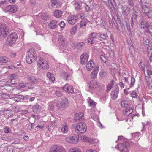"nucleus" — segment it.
I'll return each instance as SVG.
<instances>
[{"label":"nucleus","instance_id":"cd10ccee","mask_svg":"<svg viewBox=\"0 0 152 152\" xmlns=\"http://www.w3.org/2000/svg\"><path fill=\"white\" fill-rule=\"evenodd\" d=\"M114 81L113 80H112L109 84L107 86V92H109L111 90L114 85Z\"/></svg>","mask_w":152,"mask_h":152},{"label":"nucleus","instance_id":"aec40b11","mask_svg":"<svg viewBox=\"0 0 152 152\" xmlns=\"http://www.w3.org/2000/svg\"><path fill=\"white\" fill-rule=\"evenodd\" d=\"M58 25V23L56 20H52L50 22L48 26L52 29H54L57 27Z\"/></svg>","mask_w":152,"mask_h":152},{"label":"nucleus","instance_id":"3c124183","mask_svg":"<svg viewBox=\"0 0 152 152\" xmlns=\"http://www.w3.org/2000/svg\"><path fill=\"white\" fill-rule=\"evenodd\" d=\"M33 124L31 123L28 124L27 126V129L30 130H31L33 129Z\"/></svg>","mask_w":152,"mask_h":152},{"label":"nucleus","instance_id":"58836bf2","mask_svg":"<svg viewBox=\"0 0 152 152\" xmlns=\"http://www.w3.org/2000/svg\"><path fill=\"white\" fill-rule=\"evenodd\" d=\"M62 76L64 77L65 80H66L69 78L70 75L64 72L62 75Z\"/></svg>","mask_w":152,"mask_h":152},{"label":"nucleus","instance_id":"a878e982","mask_svg":"<svg viewBox=\"0 0 152 152\" xmlns=\"http://www.w3.org/2000/svg\"><path fill=\"white\" fill-rule=\"evenodd\" d=\"M145 31L147 33H149L152 36V22L147 26L146 29L145 30Z\"/></svg>","mask_w":152,"mask_h":152},{"label":"nucleus","instance_id":"49530a36","mask_svg":"<svg viewBox=\"0 0 152 152\" xmlns=\"http://www.w3.org/2000/svg\"><path fill=\"white\" fill-rule=\"evenodd\" d=\"M14 147L11 146H9L7 148V152H13Z\"/></svg>","mask_w":152,"mask_h":152},{"label":"nucleus","instance_id":"72a5a7b5","mask_svg":"<svg viewBox=\"0 0 152 152\" xmlns=\"http://www.w3.org/2000/svg\"><path fill=\"white\" fill-rule=\"evenodd\" d=\"M87 101L90 106L95 107L96 106L95 102L92 100L89 97L87 99Z\"/></svg>","mask_w":152,"mask_h":152},{"label":"nucleus","instance_id":"09e8293b","mask_svg":"<svg viewBox=\"0 0 152 152\" xmlns=\"http://www.w3.org/2000/svg\"><path fill=\"white\" fill-rule=\"evenodd\" d=\"M109 54L110 57L111 58H113L114 56V51L112 50H110L109 51Z\"/></svg>","mask_w":152,"mask_h":152},{"label":"nucleus","instance_id":"e2e57ef3","mask_svg":"<svg viewBox=\"0 0 152 152\" xmlns=\"http://www.w3.org/2000/svg\"><path fill=\"white\" fill-rule=\"evenodd\" d=\"M88 42L91 45L93 43V41L94 39H92V38H91L90 37H89L88 39Z\"/></svg>","mask_w":152,"mask_h":152},{"label":"nucleus","instance_id":"ddd939ff","mask_svg":"<svg viewBox=\"0 0 152 152\" xmlns=\"http://www.w3.org/2000/svg\"><path fill=\"white\" fill-rule=\"evenodd\" d=\"M124 79L126 83L129 85L128 86H126V88L127 90H129L134 85L135 82V78L133 77H132L131 78V82L130 84H129V83L128 78L125 77Z\"/></svg>","mask_w":152,"mask_h":152},{"label":"nucleus","instance_id":"9b49d317","mask_svg":"<svg viewBox=\"0 0 152 152\" xmlns=\"http://www.w3.org/2000/svg\"><path fill=\"white\" fill-rule=\"evenodd\" d=\"M89 57V55L88 54H83L80 57V62L81 64L84 65L86 64L88 61V59Z\"/></svg>","mask_w":152,"mask_h":152},{"label":"nucleus","instance_id":"603ef678","mask_svg":"<svg viewBox=\"0 0 152 152\" xmlns=\"http://www.w3.org/2000/svg\"><path fill=\"white\" fill-rule=\"evenodd\" d=\"M96 36L97 35L96 33H95L94 32H93L89 34V37L92 39H94L96 37Z\"/></svg>","mask_w":152,"mask_h":152},{"label":"nucleus","instance_id":"1a4fd4ad","mask_svg":"<svg viewBox=\"0 0 152 152\" xmlns=\"http://www.w3.org/2000/svg\"><path fill=\"white\" fill-rule=\"evenodd\" d=\"M62 89L67 93H72L74 92V88L72 86L66 84L62 88Z\"/></svg>","mask_w":152,"mask_h":152},{"label":"nucleus","instance_id":"4468645a","mask_svg":"<svg viewBox=\"0 0 152 152\" xmlns=\"http://www.w3.org/2000/svg\"><path fill=\"white\" fill-rule=\"evenodd\" d=\"M8 77L9 79L6 83L7 84L9 83L13 85L15 83V80L17 78V76L15 74H12L10 75Z\"/></svg>","mask_w":152,"mask_h":152},{"label":"nucleus","instance_id":"20e7f679","mask_svg":"<svg viewBox=\"0 0 152 152\" xmlns=\"http://www.w3.org/2000/svg\"><path fill=\"white\" fill-rule=\"evenodd\" d=\"M18 38L16 33H11L9 36L7 37V42L9 45H11L12 44H14Z\"/></svg>","mask_w":152,"mask_h":152},{"label":"nucleus","instance_id":"f257e3e1","mask_svg":"<svg viewBox=\"0 0 152 152\" xmlns=\"http://www.w3.org/2000/svg\"><path fill=\"white\" fill-rule=\"evenodd\" d=\"M26 60L28 64H31L36 60V53L34 49L28 50L26 54Z\"/></svg>","mask_w":152,"mask_h":152},{"label":"nucleus","instance_id":"5701e85b","mask_svg":"<svg viewBox=\"0 0 152 152\" xmlns=\"http://www.w3.org/2000/svg\"><path fill=\"white\" fill-rule=\"evenodd\" d=\"M32 109L34 113L39 112L41 110V107L39 104H36L33 107Z\"/></svg>","mask_w":152,"mask_h":152},{"label":"nucleus","instance_id":"bb28decb","mask_svg":"<svg viewBox=\"0 0 152 152\" xmlns=\"http://www.w3.org/2000/svg\"><path fill=\"white\" fill-rule=\"evenodd\" d=\"M121 106L125 108H127L129 107V102L126 100H122L121 102Z\"/></svg>","mask_w":152,"mask_h":152},{"label":"nucleus","instance_id":"0eeeda50","mask_svg":"<svg viewBox=\"0 0 152 152\" xmlns=\"http://www.w3.org/2000/svg\"><path fill=\"white\" fill-rule=\"evenodd\" d=\"M9 28L5 24L0 25V33L4 37H6L8 34Z\"/></svg>","mask_w":152,"mask_h":152},{"label":"nucleus","instance_id":"6e6552de","mask_svg":"<svg viewBox=\"0 0 152 152\" xmlns=\"http://www.w3.org/2000/svg\"><path fill=\"white\" fill-rule=\"evenodd\" d=\"M78 18L76 15H72L68 17L67 21L69 24L73 25L77 22Z\"/></svg>","mask_w":152,"mask_h":152},{"label":"nucleus","instance_id":"473e14b6","mask_svg":"<svg viewBox=\"0 0 152 152\" xmlns=\"http://www.w3.org/2000/svg\"><path fill=\"white\" fill-rule=\"evenodd\" d=\"M77 30V26L76 25L74 26L70 30V33L73 35L76 33Z\"/></svg>","mask_w":152,"mask_h":152},{"label":"nucleus","instance_id":"5fc2aeb1","mask_svg":"<svg viewBox=\"0 0 152 152\" xmlns=\"http://www.w3.org/2000/svg\"><path fill=\"white\" fill-rule=\"evenodd\" d=\"M55 94L58 97H60L62 96V93L59 91H55Z\"/></svg>","mask_w":152,"mask_h":152},{"label":"nucleus","instance_id":"8fccbe9b","mask_svg":"<svg viewBox=\"0 0 152 152\" xmlns=\"http://www.w3.org/2000/svg\"><path fill=\"white\" fill-rule=\"evenodd\" d=\"M58 25H59L60 27L61 28H64L65 26V23L63 21L60 22L59 23H58Z\"/></svg>","mask_w":152,"mask_h":152},{"label":"nucleus","instance_id":"774afa93","mask_svg":"<svg viewBox=\"0 0 152 152\" xmlns=\"http://www.w3.org/2000/svg\"><path fill=\"white\" fill-rule=\"evenodd\" d=\"M123 115H122L121 117L120 116H117V119L119 121L123 120L124 119V117L123 118Z\"/></svg>","mask_w":152,"mask_h":152},{"label":"nucleus","instance_id":"9d476101","mask_svg":"<svg viewBox=\"0 0 152 152\" xmlns=\"http://www.w3.org/2000/svg\"><path fill=\"white\" fill-rule=\"evenodd\" d=\"M17 7L14 5H9L7 7L4 9V11L5 12H11L14 13L17 11Z\"/></svg>","mask_w":152,"mask_h":152},{"label":"nucleus","instance_id":"412c9836","mask_svg":"<svg viewBox=\"0 0 152 152\" xmlns=\"http://www.w3.org/2000/svg\"><path fill=\"white\" fill-rule=\"evenodd\" d=\"M94 65V64L93 61H90L87 64L86 67L88 71L91 70Z\"/></svg>","mask_w":152,"mask_h":152},{"label":"nucleus","instance_id":"393cba45","mask_svg":"<svg viewBox=\"0 0 152 152\" xmlns=\"http://www.w3.org/2000/svg\"><path fill=\"white\" fill-rule=\"evenodd\" d=\"M148 25L149 24L146 21H142L140 23L139 26L142 29H146L147 26H148Z\"/></svg>","mask_w":152,"mask_h":152},{"label":"nucleus","instance_id":"052dcab7","mask_svg":"<svg viewBox=\"0 0 152 152\" xmlns=\"http://www.w3.org/2000/svg\"><path fill=\"white\" fill-rule=\"evenodd\" d=\"M131 96L133 98H136L137 96V95L136 92L135 91H133L131 93Z\"/></svg>","mask_w":152,"mask_h":152},{"label":"nucleus","instance_id":"4be33fe9","mask_svg":"<svg viewBox=\"0 0 152 152\" xmlns=\"http://www.w3.org/2000/svg\"><path fill=\"white\" fill-rule=\"evenodd\" d=\"M63 12L60 10H56L54 11V16L56 18H60L62 16Z\"/></svg>","mask_w":152,"mask_h":152},{"label":"nucleus","instance_id":"13d9d810","mask_svg":"<svg viewBox=\"0 0 152 152\" xmlns=\"http://www.w3.org/2000/svg\"><path fill=\"white\" fill-rule=\"evenodd\" d=\"M143 42L145 45H147L149 44L150 42L149 40L145 38L143 39Z\"/></svg>","mask_w":152,"mask_h":152},{"label":"nucleus","instance_id":"680f3d73","mask_svg":"<svg viewBox=\"0 0 152 152\" xmlns=\"http://www.w3.org/2000/svg\"><path fill=\"white\" fill-rule=\"evenodd\" d=\"M124 139V137L122 136H119L118 137V140L116 141V142L118 141V142H120L122 141V140H123Z\"/></svg>","mask_w":152,"mask_h":152},{"label":"nucleus","instance_id":"4d7b16f0","mask_svg":"<svg viewBox=\"0 0 152 152\" xmlns=\"http://www.w3.org/2000/svg\"><path fill=\"white\" fill-rule=\"evenodd\" d=\"M4 130L5 133H8L10 132V129L8 127H6L4 128Z\"/></svg>","mask_w":152,"mask_h":152},{"label":"nucleus","instance_id":"4c0bfd02","mask_svg":"<svg viewBox=\"0 0 152 152\" xmlns=\"http://www.w3.org/2000/svg\"><path fill=\"white\" fill-rule=\"evenodd\" d=\"M126 108V112L127 115H129L132 113L133 109L132 107H130L128 108L127 107Z\"/></svg>","mask_w":152,"mask_h":152},{"label":"nucleus","instance_id":"f704fd0d","mask_svg":"<svg viewBox=\"0 0 152 152\" xmlns=\"http://www.w3.org/2000/svg\"><path fill=\"white\" fill-rule=\"evenodd\" d=\"M87 24L86 22L85 21H82L80 23V28L81 29H83L85 28Z\"/></svg>","mask_w":152,"mask_h":152},{"label":"nucleus","instance_id":"e433bc0d","mask_svg":"<svg viewBox=\"0 0 152 152\" xmlns=\"http://www.w3.org/2000/svg\"><path fill=\"white\" fill-rule=\"evenodd\" d=\"M69 152H81L80 149L77 148H70L69 150Z\"/></svg>","mask_w":152,"mask_h":152},{"label":"nucleus","instance_id":"7ed1b4c3","mask_svg":"<svg viewBox=\"0 0 152 152\" xmlns=\"http://www.w3.org/2000/svg\"><path fill=\"white\" fill-rule=\"evenodd\" d=\"M86 125L83 123H79L77 124L75 129L76 132L78 133H84L86 130Z\"/></svg>","mask_w":152,"mask_h":152},{"label":"nucleus","instance_id":"423d86ee","mask_svg":"<svg viewBox=\"0 0 152 152\" xmlns=\"http://www.w3.org/2000/svg\"><path fill=\"white\" fill-rule=\"evenodd\" d=\"M37 64L39 66L42 67L44 69H47L49 68L48 61L42 58H40L37 61Z\"/></svg>","mask_w":152,"mask_h":152},{"label":"nucleus","instance_id":"f8f14e48","mask_svg":"<svg viewBox=\"0 0 152 152\" xmlns=\"http://www.w3.org/2000/svg\"><path fill=\"white\" fill-rule=\"evenodd\" d=\"M63 148L57 145H55L51 147L50 152H63Z\"/></svg>","mask_w":152,"mask_h":152},{"label":"nucleus","instance_id":"de8ad7c7","mask_svg":"<svg viewBox=\"0 0 152 152\" xmlns=\"http://www.w3.org/2000/svg\"><path fill=\"white\" fill-rule=\"evenodd\" d=\"M74 4L76 6L75 7L76 10H80V4L77 2H75L74 3Z\"/></svg>","mask_w":152,"mask_h":152},{"label":"nucleus","instance_id":"2f4dec72","mask_svg":"<svg viewBox=\"0 0 152 152\" xmlns=\"http://www.w3.org/2000/svg\"><path fill=\"white\" fill-rule=\"evenodd\" d=\"M47 77L48 78L49 80L51 82H53L55 79V77L50 72H48L47 74Z\"/></svg>","mask_w":152,"mask_h":152},{"label":"nucleus","instance_id":"b1692460","mask_svg":"<svg viewBox=\"0 0 152 152\" xmlns=\"http://www.w3.org/2000/svg\"><path fill=\"white\" fill-rule=\"evenodd\" d=\"M66 141L71 143H75L77 142L75 137H67L66 138Z\"/></svg>","mask_w":152,"mask_h":152},{"label":"nucleus","instance_id":"2eb2a0df","mask_svg":"<svg viewBox=\"0 0 152 152\" xmlns=\"http://www.w3.org/2000/svg\"><path fill=\"white\" fill-rule=\"evenodd\" d=\"M88 84V87L91 89L96 88L98 86L96 81L94 80L91 81Z\"/></svg>","mask_w":152,"mask_h":152},{"label":"nucleus","instance_id":"338daca9","mask_svg":"<svg viewBox=\"0 0 152 152\" xmlns=\"http://www.w3.org/2000/svg\"><path fill=\"white\" fill-rule=\"evenodd\" d=\"M26 99H28L29 101L31 102L34 101L35 99V97H26Z\"/></svg>","mask_w":152,"mask_h":152},{"label":"nucleus","instance_id":"864d4df0","mask_svg":"<svg viewBox=\"0 0 152 152\" xmlns=\"http://www.w3.org/2000/svg\"><path fill=\"white\" fill-rule=\"evenodd\" d=\"M107 37V35L106 34H99V37L103 39H105Z\"/></svg>","mask_w":152,"mask_h":152},{"label":"nucleus","instance_id":"6e6d98bb","mask_svg":"<svg viewBox=\"0 0 152 152\" xmlns=\"http://www.w3.org/2000/svg\"><path fill=\"white\" fill-rule=\"evenodd\" d=\"M56 121H52L50 124L49 126L51 127H53L55 126L56 124Z\"/></svg>","mask_w":152,"mask_h":152},{"label":"nucleus","instance_id":"0e129e2a","mask_svg":"<svg viewBox=\"0 0 152 152\" xmlns=\"http://www.w3.org/2000/svg\"><path fill=\"white\" fill-rule=\"evenodd\" d=\"M16 98L20 99H26V97L23 95H18Z\"/></svg>","mask_w":152,"mask_h":152},{"label":"nucleus","instance_id":"c9c22d12","mask_svg":"<svg viewBox=\"0 0 152 152\" xmlns=\"http://www.w3.org/2000/svg\"><path fill=\"white\" fill-rule=\"evenodd\" d=\"M98 72L97 70H94L91 72V77L92 78H95L97 75Z\"/></svg>","mask_w":152,"mask_h":152},{"label":"nucleus","instance_id":"bf43d9fd","mask_svg":"<svg viewBox=\"0 0 152 152\" xmlns=\"http://www.w3.org/2000/svg\"><path fill=\"white\" fill-rule=\"evenodd\" d=\"M135 115H134L133 116H132V115L129 116V118L126 120V121L127 122H132V121L133 117Z\"/></svg>","mask_w":152,"mask_h":152},{"label":"nucleus","instance_id":"c03bdc74","mask_svg":"<svg viewBox=\"0 0 152 152\" xmlns=\"http://www.w3.org/2000/svg\"><path fill=\"white\" fill-rule=\"evenodd\" d=\"M12 110L15 112H18L20 111V107L18 106H14L12 108Z\"/></svg>","mask_w":152,"mask_h":152},{"label":"nucleus","instance_id":"f3484780","mask_svg":"<svg viewBox=\"0 0 152 152\" xmlns=\"http://www.w3.org/2000/svg\"><path fill=\"white\" fill-rule=\"evenodd\" d=\"M57 42L59 44V45L62 47L65 46L66 45V44L65 43L64 39L62 36H59Z\"/></svg>","mask_w":152,"mask_h":152},{"label":"nucleus","instance_id":"6ab92c4d","mask_svg":"<svg viewBox=\"0 0 152 152\" xmlns=\"http://www.w3.org/2000/svg\"><path fill=\"white\" fill-rule=\"evenodd\" d=\"M27 79L30 82L33 84H35L37 82V80L35 77L30 75H28Z\"/></svg>","mask_w":152,"mask_h":152},{"label":"nucleus","instance_id":"a18cd8bd","mask_svg":"<svg viewBox=\"0 0 152 152\" xmlns=\"http://www.w3.org/2000/svg\"><path fill=\"white\" fill-rule=\"evenodd\" d=\"M1 98L3 99H7L9 96L8 95L6 94H4L1 95Z\"/></svg>","mask_w":152,"mask_h":152},{"label":"nucleus","instance_id":"c85d7f7f","mask_svg":"<svg viewBox=\"0 0 152 152\" xmlns=\"http://www.w3.org/2000/svg\"><path fill=\"white\" fill-rule=\"evenodd\" d=\"M142 11L145 14L150 10V8L145 5L142 4Z\"/></svg>","mask_w":152,"mask_h":152},{"label":"nucleus","instance_id":"69168bd1","mask_svg":"<svg viewBox=\"0 0 152 152\" xmlns=\"http://www.w3.org/2000/svg\"><path fill=\"white\" fill-rule=\"evenodd\" d=\"M47 15L45 13H42L41 16V18L44 20L47 19Z\"/></svg>","mask_w":152,"mask_h":152},{"label":"nucleus","instance_id":"39448f33","mask_svg":"<svg viewBox=\"0 0 152 152\" xmlns=\"http://www.w3.org/2000/svg\"><path fill=\"white\" fill-rule=\"evenodd\" d=\"M129 143L127 141L118 144V148L121 152H129L128 148L129 147Z\"/></svg>","mask_w":152,"mask_h":152},{"label":"nucleus","instance_id":"7c9ffc66","mask_svg":"<svg viewBox=\"0 0 152 152\" xmlns=\"http://www.w3.org/2000/svg\"><path fill=\"white\" fill-rule=\"evenodd\" d=\"M9 61L8 58L5 56H0V62L2 63H6Z\"/></svg>","mask_w":152,"mask_h":152},{"label":"nucleus","instance_id":"c756f323","mask_svg":"<svg viewBox=\"0 0 152 152\" xmlns=\"http://www.w3.org/2000/svg\"><path fill=\"white\" fill-rule=\"evenodd\" d=\"M59 1L57 0H52L51 1V4L52 7L57 8L59 4Z\"/></svg>","mask_w":152,"mask_h":152},{"label":"nucleus","instance_id":"a19ab883","mask_svg":"<svg viewBox=\"0 0 152 152\" xmlns=\"http://www.w3.org/2000/svg\"><path fill=\"white\" fill-rule=\"evenodd\" d=\"M145 15L149 18H152V10H150L148 12H147L145 14Z\"/></svg>","mask_w":152,"mask_h":152},{"label":"nucleus","instance_id":"ea45409f","mask_svg":"<svg viewBox=\"0 0 152 152\" xmlns=\"http://www.w3.org/2000/svg\"><path fill=\"white\" fill-rule=\"evenodd\" d=\"M62 132L64 133H66L68 131L67 126L66 125L63 126L61 129Z\"/></svg>","mask_w":152,"mask_h":152},{"label":"nucleus","instance_id":"dca6fc26","mask_svg":"<svg viewBox=\"0 0 152 152\" xmlns=\"http://www.w3.org/2000/svg\"><path fill=\"white\" fill-rule=\"evenodd\" d=\"M118 91L119 89L116 87L114 89V90L112 91L111 93V96L112 99H115L117 98Z\"/></svg>","mask_w":152,"mask_h":152},{"label":"nucleus","instance_id":"37998d69","mask_svg":"<svg viewBox=\"0 0 152 152\" xmlns=\"http://www.w3.org/2000/svg\"><path fill=\"white\" fill-rule=\"evenodd\" d=\"M26 83H20L18 84V87L20 88H23L26 87Z\"/></svg>","mask_w":152,"mask_h":152},{"label":"nucleus","instance_id":"f03ea898","mask_svg":"<svg viewBox=\"0 0 152 152\" xmlns=\"http://www.w3.org/2000/svg\"><path fill=\"white\" fill-rule=\"evenodd\" d=\"M69 101L67 99L64 98L56 104L58 109L62 110L65 108L69 104Z\"/></svg>","mask_w":152,"mask_h":152},{"label":"nucleus","instance_id":"a211bd4d","mask_svg":"<svg viewBox=\"0 0 152 152\" xmlns=\"http://www.w3.org/2000/svg\"><path fill=\"white\" fill-rule=\"evenodd\" d=\"M83 115L84 114L82 113H78L75 114L74 119L76 121H81L83 119L82 117Z\"/></svg>","mask_w":152,"mask_h":152},{"label":"nucleus","instance_id":"79ce46f5","mask_svg":"<svg viewBox=\"0 0 152 152\" xmlns=\"http://www.w3.org/2000/svg\"><path fill=\"white\" fill-rule=\"evenodd\" d=\"M100 59L104 62L106 63L107 61V58L104 55H101L100 56Z\"/></svg>","mask_w":152,"mask_h":152}]
</instances>
